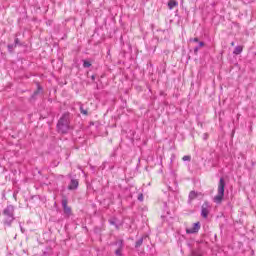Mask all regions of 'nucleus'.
Wrapping results in <instances>:
<instances>
[{
  "instance_id": "f3484780",
  "label": "nucleus",
  "mask_w": 256,
  "mask_h": 256,
  "mask_svg": "<svg viewBox=\"0 0 256 256\" xmlns=\"http://www.w3.org/2000/svg\"><path fill=\"white\" fill-rule=\"evenodd\" d=\"M201 47H205V42H199V49H201Z\"/></svg>"
},
{
  "instance_id": "ddd939ff",
  "label": "nucleus",
  "mask_w": 256,
  "mask_h": 256,
  "mask_svg": "<svg viewBox=\"0 0 256 256\" xmlns=\"http://www.w3.org/2000/svg\"><path fill=\"white\" fill-rule=\"evenodd\" d=\"M83 67H85L86 69H88L89 67H91V62L84 60L83 62Z\"/></svg>"
},
{
  "instance_id": "0eeeda50",
  "label": "nucleus",
  "mask_w": 256,
  "mask_h": 256,
  "mask_svg": "<svg viewBox=\"0 0 256 256\" xmlns=\"http://www.w3.org/2000/svg\"><path fill=\"white\" fill-rule=\"evenodd\" d=\"M199 195H201V193H198L196 191H190L189 196H188V201L189 203H191L192 201H194V199H197L199 197Z\"/></svg>"
},
{
  "instance_id": "b1692460",
  "label": "nucleus",
  "mask_w": 256,
  "mask_h": 256,
  "mask_svg": "<svg viewBox=\"0 0 256 256\" xmlns=\"http://www.w3.org/2000/svg\"><path fill=\"white\" fill-rule=\"evenodd\" d=\"M92 80L95 81V76H92Z\"/></svg>"
},
{
  "instance_id": "a211bd4d",
  "label": "nucleus",
  "mask_w": 256,
  "mask_h": 256,
  "mask_svg": "<svg viewBox=\"0 0 256 256\" xmlns=\"http://www.w3.org/2000/svg\"><path fill=\"white\" fill-rule=\"evenodd\" d=\"M194 53H195V55H197V53H199V47L194 48Z\"/></svg>"
},
{
  "instance_id": "f03ea898",
  "label": "nucleus",
  "mask_w": 256,
  "mask_h": 256,
  "mask_svg": "<svg viewBox=\"0 0 256 256\" xmlns=\"http://www.w3.org/2000/svg\"><path fill=\"white\" fill-rule=\"evenodd\" d=\"M225 178L221 177L218 183L217 195L213 198L214 203L221 205L225 197Z\"/></svg>"
},
{
  "instance_id": "5701e85b",
  "label": "nucleus",
  "mask_w": 256,
  "mask_h": 256,
  "mask_svg": "<svg viewBox=\"0 0 256 256\" xmlns=\"http://www.w3.org/2000/svg\"><path fill=\"white\" fill-rule=\"evenodd\" d=\"M15 43H19V39L16 38Z\"/></svg>"
},
{
  "instance_id": "6ab92c4d",
  "label": "nucleus",
  "mask_w": 256,
  "mask_h": 256,
  "mask_svg": "<svg viewBox=\"0 0 256 256\" xmlns=\"http://www.w3.org/2000/svg\"><path fill=\"white\" fill-rule=\"evenodd\" d=\"M191 41H193L194 43H199V38L191 39Z\"/></svg>"
},
{
  "instance_id": "9d476101",
  "label": "nucleus",
  "mask_w": 256,
  "mask_h": 256,
  "mask_svg": "<svg viewBox=\"0 0 256 256\" xmlns=\"http://www.w3.org/2000/svg\"><path fill=\"white\" fill-rule=\"evenodd\" d=\"M123 251V240L119 241V248L115 251V255L121 256Z\"/></svg>"
},
{
  "instance_id": "dca6fc26",
  "label": "nucleus",
  "mask_w": 256,
  "mask_h": 256,
  "mask_svg": "<svg viewBox=\"0 0 256 256\" xmlns=\"http://www.w3.org/2000/svg\"><path fill=\"white\" fill-rule=\"evenodd\" d=\"M144 197H143V194H139L138 195V201H143Z\"/></svg>"
},
{
  "instance_id": "423d86ee",
  "label": "nucleus",
  "mask_w": 256,
  "mask_h": 256,
  "mask_svg": "<svg viewBox=\"0 0 256 256\" xmlns=\"http://www.w3.org/2000/svg\"><path fill=\"white\" fill-rule=\"evenodd\" d=\"M211 211V205H209V202H204L201 208V215L204 219H207L209 217V213Z\"/></svg>"
},
{
  "instance_id": "1a4fd4ad",
  "label": "nucleus",
  "mask_w": 256,
  "mask_h": 256,
  "mask_svg": "<svg viewBox=\"0 0 256 256\" xmlns=\"http://www.w3.org/2000/svg\"><path fill=\"white\" fill-rule=\"evenodd\" d=\"M179 5V2H177L176 0H169L168 2V9H175V7H177Z\"/></svg>"
},
{
  "instance_id": "39448f33",
  "label": "nucleus",
  "mask_w": 256,
  "mask_h": 256,
  "mask_svg": "<svg viewBox=\"0 0 256 256\" xmlns=\"http://www.w3.org/2000/svg\"><path fill=\"white\" fill-rule=\"evenodd\" d=\"M201 229V222H196L192 224V227L186 228L187 235H193L195 233H199Z\"/></svg>"
},
{
  "instance_id": "f257e3e1",
  "label": "nucleus",
  "mask_w": 256,
  "mask_h": 256,
  "mask_svg": "<svg viewBox=\"0 0 256 256\" xmlns=\"http://www.w3.org/2000/svg\"><path fill=\"white\" fill-rule=\"evenodd\" d=\"M73 119V116L69 112H65L57 123V131L58 133H61L62 135H67L69 131H71V120Z\"/></svg>"
},
{
  "instance_id": "4be33fe9",
  "label": "nucleus",
  "mask_w": 256,
  "mask_h": 256,
  "mask_svg": "<svg viewBox=\"0 0 256 256\" xmlns=\"http://www.w3.org/2000/svg\"><path fill=\"white\" fill-rule=\"evenodd\" d=\"M231 46H232V47H235V42H231Z\"/></svg>"
},
{
  "instance_id": "4468645a",
  "label": "nucleus",
  "mask_w": 256,
  "mask_h": 256,
  "mask_svg": "<svg viewBox=\"0 0 256 256\" xmlns=\"http://www.w3.org/2000/svg\"><path fill=\"white\" fill-rule=\"evenodd\" d=\"M182 161H191V156L186 155L182 158Z\"/></svg>"
},
{
  "instance_id": "f8f14e48",
  "label": "nucleus",
  "mask_w": 256,
  "mask_h": 256,
  "mask_svg": "<svg viewBox=\"0 0 256 256\" xmlns=\"http://www.w3.org/2000/svg\"><path fill=\"white\" fill-rule=\"evenodd\" d=\"M142 245H143V238H141V239H139L138 241H136L135 247H136V248H139V247H141Z\"/></svg>"
},
{
  "instance_id": "6e6552de",
  "label": "nucleus",
  "mask_w": 256,
  "mask_h": 256,
  "mask_svg": "<svg viewBox=\"0 0 256 256\" xmlns=\"http://www.w3.org/2000/svg\"><path fill=\"white\" fill-rule=\"evenodd\" d=\"M79 187V181L75 180V179H72L69 186H68V189L70 191H73L75 189H77Z\"/></svg>"
},
{
  "instance_id": "412c9836",
  "label": "nucleus",
  "mask_w": 256,
  "mask_h": 256,
  "mask_svg": "<svg viewBox=\"0 0 256 256\" xmlns=\"http://www.w3.org/2000/svg\"><path fill=\"white\" fill-rule=\"evenodd\" d=\"M109 222H110L111 225H115V221L110 220Z\"/></svg>"
},
{
  "instance_id": "7ed1b4c3",
  "label": "nucleus",
  "mask_w": 256,
  "mask_h": 256,
  "mask_svg": "<svg viewBox=\"0 0 256 256\" xmlns=\"http://www.w3.org/2000/svg\"><path fill=\"white\" fill-rule=\"evenodd\" d=\"M15 208L13 205H8L3 210V216H4V225H7L8 227H11L13 221H15Z\"/></svg>"
},
{
  "instance_id": "aec40b11",
  "label": "nucleus",
  "mask_w": 256,
  "mask_h": 256,
  "mask_svg": "<svg viewBox=\"0 0 256 256\" xmlns=\"http://www.w3.org/2000/svg\"><path fill=\"white\" fill-rule=\"evenodd\" d=\"M204 139H205V140L209 139V134L205 133V134H204Z\"/></svg>"
},
{
  "instance_id": "2eb2a0df",
  "label": "nucleus",
  "mask_w": 256,
  "mask_h": 256,
  "mask_svg": "<svg viewBox=\"0 0 256 256\" xmlns=\"http://www.w3.org/2000/svg\"><path fill=\"white\" fill-rule=\"evenodd\" d=\"M80 112L82 113V115H88L87 110L83 109V107H80Z\"/></svg>"
},
{
  "instance_id": "20e7f679",
  "label": "nucleus",
  "mask_w": 256,
  "mask_h": 256,
  "mask_svg": "<svg viewBox=\"0 0 256 256\" xmlns=\"http://www.w3.org/2000/svg\"><path fill=\"white\" fill-rule=\"evenodd\" d=\"M69 201L67 200V198H63L62 199V208L64 211V214L66 215V217H71V215H73V210H71V207L68 205Z\"/></svg>"
},
{
  "instance_id": "9b49d317",
  "label": "nucleus",
  "mask_w": 256,
  "mask_h": 256,
  "mask_svg": "<svg viewBox=\"0 0 256 256\" xmlns=\"http://www.w3.org/2000/svg\"><path fill=\"white\" fill-rule=\"evenodd\" d=\"M241 53H243V46H236L234 51H233V54L234 55H241Z\"/></svg>"
}]
</instances>
